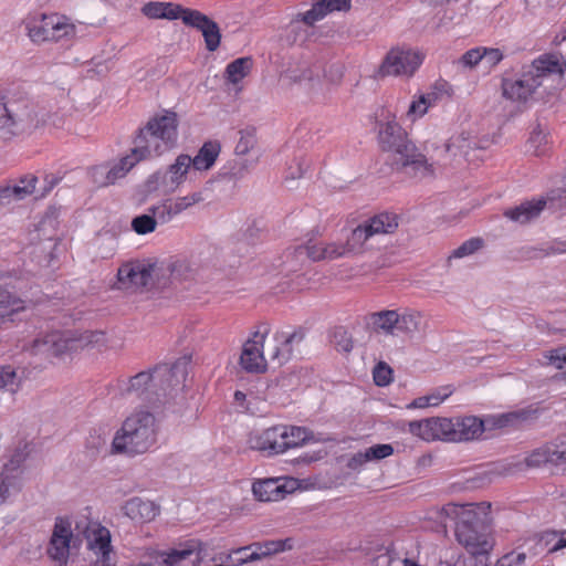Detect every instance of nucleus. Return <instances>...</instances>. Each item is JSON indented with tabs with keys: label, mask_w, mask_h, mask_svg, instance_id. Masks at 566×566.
Segmentation results:
<instances>
[{
	"label": "nucleus",
	"mask_w": 566,
	"mask_h": 566,
	"mask_svg": "<svg viewBox=\"0 0 566 566\" xmlns=\"http://www.w3.org/2000/svg\"><path fill=\"white\" fill-rule=\"evenodd\" d=\"M189 360L186 357L177 359L171 366L156 365L144 370L128 380L119 381L118 389L122 396H135L140 400L155 405L167 397L170 391L184 384L188 374Z\"/></svg>",
	"instance_id": "obj_1"
},
{
	"label": "nucleus",
	"mask_w": 566,
	"mask_h": 566,
	"mask_svg": "<svg viewBox=\"0 0 566 566\" xmlns=\"http://www.w3.org/2000/svg\"><path fill=\"white\" fill-rule=\"evenodd\" d=\"M378 142L384 151L394 154L396 169L417 178L432 175V166L394 119L379 124Z\"/></svg>",
	"instance_id": "obj_2"
},
{
	"label": "nucleus",
	"mask_w": 566,
	"mask_h": 566,
	"mask_svg": "<svg viewBox=\"0 0 566 566\" xmlns=\"http://www.w3.org/2000/svg\"><path fill=\"white\" fill-rule=\"evenodd\" d=\"M177 115L172 112L150 118L133 140V156L144 160L170 149L177 139Z\"/></svg>",
	"instance_id": "obj_3"
},
{
	"label": "nucleus",
	"mask_w": 566,
	"mask_h": 566,
	"mask_svg": "<svg viewBox=\"0 0 566 566\" xmlns=\"http://www.w3.org/2000/svg\"><path fill=\"white\" fill-rule=\"evenodd\" d=\"M455 538L465 551L479 559L482 566H488L489 554L494 541L490 534L488 516L474 510H461L457 513Z\"/></svg>",
	"instance_id": "obj_4"
},
{
	"label": "nucleus",
	"mask_w": 566,
	"mask_h": 566,
	"mask_svg": "<svg viewBox=\"0 0 566 566\" xmlns=\"http://www.w3.org/2000/svg\"><path fill=\"white\" fill-rule=\"evenodd\" d=\"M157 424L153 413L139 411L128 417L113 439L116 453L136 455L145 453L156 442Z\"/></svg>",
	"instance_id": "obj_5"
},
{
	"label": "nucleus",
	"mask_w": 566,
	"mask_h": 566,
	"mask_svg": "<svg viewBox=\"0 0 566 566\" xmlns=\"http://www.w3.org/2000/svg\"><path fill=\"white\" fill-rule=\"evenodd\" d=\"M140 12L149 20H181L186 27L201 32V35H221L218 23L210 17L177 2L148 1L140 8Z\"/></svg>",
	"instance_id": "obj_6"
},
{
	"label": "nucleus",
	"mask_w": 566,
	"mask_h": 566,
	"mask_svg": "<svg viewBox=\"0 0 566 566\" xmlns=\"http://www.w3.org/2000/svg\"><path fill=\"white\" fill-rule=\"evenodd\" d=\"M43 123L35 107L25 101L0 98V138L9 140L32 133Z\"/></svg>",
	"instance_id": "obj_7"
},
{
	"label": "nucleus",
	"mask_w": 566,
	"mask_h": 566,
	"mask_svg": "<svg viewBox=\"0 0 566 566\" xmlns=\"http://www.w3.org/2000/svg\"><path fill=\"white\" fill-rule=\"evenodd\" d=\"M23 24L28 35H74L77 32L73 19L59 12H31Z\"/></svg>",
	"instance_id": "obj_8"
},
{
	"label": "nucleus",
	"mask_w": 566,
	"mask_h": 566,
	"mask_svg": "<svg viewBox=\"0 0 566 566\" xmlns=\"http://www.w3.org/2000/svg\"><path fill=\"white\" fill-rule=\"evenodd\" d=\"M423 54L418 51L391 49L379 65L378 75H407L410 76L420 66Z\"/></svg>",
	"instance_id": "obj_9"
},
{
	"label": "nucleus",
	"mask_w": 566,
	"mask_h": 566,
	"mask_svg": "<svg viewBox=\"0 0 566 566\" xmlns=\"http://www.w3.org/2000/svg\"><path fill=\"white\" fill-rule=\"evenodd\" d=\"M353 0H313L307 10L298 11L292 15L291 25L303 24L313 28L334 12H348Z\"/></svg>",
	"instance_id": "obj_10"
},
{
	"label": "nucleus",
	"mask_w": 566,
	"mask_h": 566,
	"mask_svg": "<svg viewBox=\"0 0 566 566\" xmlns=\"http://www.w3.org/2000/svg\"><path fill=\"white\" fill-rule=\"evenodd\" d=\"M546 410L544 403L538 401L524 408L492 416L488 421L495 428L523 429L534 424Z\"/></svg>",
	"instance_id": "obj_11"
},
{
	"label": "nucleus",
	"mask_w": 566,
	"mask_h": 566,
	"mask_svg": "<svg viewBox=\"0 0 566 566\" xmlns=\"http://www.w3.org/2000/svg\"><path fill=\"white\" fill-rule=\"evenodd\" d=\"M525 72L539 87L547 81H560L566 72V62L559 54L545 53L535 59Z\"/></svg>",
	"instance_id": "obj_12"
},
{
	"label": "nucleus",
	"mask_w": 566,
	"mask_h": 566,
	"mask_svg": "<svg viewBox=\"0 0 566 566\" xmlns=\"http://www.w3.org/2000/svg\"><path fill=\"white\" fill-rule=\"evenodd\" d=\"M344 242H319L315 244L298 245L294 249L292 260L297 263H305L308 260H335L349 256Z\"/></svg>",
	"instance_id": "obj_13"
},
{
	"label": "nucleus",
	"mask_w": 566,
	"mask_h": 566,
	"mask_svg": "<svg viewBox=\"0 0 566 566\" xmlns=\"http://www.w3.org/2000/svg\"><path fill=\"white\" fill-rule=\"evenodd\" d=\"M409 431L426 441L446 440L454 442V418H428L409 422Z\"/></svg>",
	"instance_id": "obj_14"
},
{
	"label": "nucleus",
	"mask_w": 566,
	"mask_h": 566,
	"mask_svg": "<svg viewBox=\"0 0 566 566\" xmlns=\"http://www.w3.org/2000/svg\"><path fill=\"white\" fill-rule=\"evenodd\" d=\"M67 517H56L48 546V555L60 566L65 565L69 556L73 532Z\"/></svg>",
	"instance_id": "obj_15"
},
{
	"label": "nucleus",
	"mask_w": 566,
	"mask_h": 566,
	"mask_svg": "<svg viewBox=\"0 0 566 566\" xmlns=\"http://www.w3.org/2000/svg\"><path fill=\"white\" fill-rule=\"evenodd\" d=\"M199 560V553L196 544L188 542L178 547L160 552L149 563H142L138 566H196Z\"/></svg>",
	"instance_id": "obj_16"
},
{
	"label": "nucleus",
	"mask_w": 566,
	"mask_h": 566,
	"mask_svg": "<svg viewBox=\"0 0 566 566\" xmlns=\"http://www.w3.org/2000/svg\"><path fill=\"white\" fill-rule=\"evenodd\" d=\"M284 439H286L285 424H279L253 433L249 439V443L254 450L266 455H275L286 451Z\"/></svg>",
	"instance_id": "obj_17"
},
{
	"label": "nucleus",
	"mask_w": 566,
	"mask_h": 566,
	"mask_svg": "<svg viewBox=\"0 0 566 566\" xmlns=\"http://www.w3.org/2000/svg\"><path fill=\"white\" fill-rule=\"evenodd\" d=\"M72 342L64 337L63 334L60 332H52L34 338L28 347V350L32 355L57 357L67 350H72Z\"/></svg>",
	"instance_id": "obj_18"
},
{
	"label": "nucleus",
	"mask_w": 566,
	"mask_h": 566,
	"mask_svg": "<svg viewBox=\"0 0 566 566\" xmlns=\"http://www.w3.org/2000/svg\"><path fill=\"white\" fill-rule=\"evenodd\" d=\"M154 265L142 263L123 264L117 271V280L123 287H147L151 284Z\"/></svg>",
	"instance_id": "obj_19"
},
{
	"label": "nucleus",
	"mask_w": 566,
	"mask_h": 566,
	"mask_svg": "<svg viewBox=\"0 0 566 566\" xmlns=\"http://www.w3.org/2000/svg\"><path fill=\"white\" fill-rule=\"evenodd\" d=\"M265 333L256 332L253 338L248 339L243 345L240 364L248 373H262L265 370L266 364L263 357V343Z\"/></svg>",
	"instance_id": "obj_20"
},
{
	"label": "nucleus",
	"mask_w": 566,
	"mask_h": 566,
	"mask_svg": "<svg viewBox=\"0 0 566 566\" xmlns=\"http://www.w3.org/2000/svg\"><path fill=\"white\" fill-rule=\"evenodd\" d=\"M439 25L458 24L469 12V0H430Z\"/></svg>",
	"instance_id": "obj_21"
},
{
	"label": "nucleus",
	"mask_w": 566,
	"mask_h": 566,
	"mask_svg": "<svg viewBox=\"0 0 566 566\" xmlns=\"http://www.w3.org/2000/svg\"><path fill=\"white\" fill-rule=\"evenodd\" d=\"M534 78L523 71L521 78L512 81L503 78L502 94L505 98L514 102H526L537 90Z\"/></svg>",
	"instance_id": "obj_22"
},
{
	"label": "nucleus",
	"mask_w": 566,
	"mask_h": 566,
	"mask_svg": "<svg viewBox=\"0 0 566 566\" xmlns=\"http://www.w3.org/2000/svg\"><path fill=\"white\" fill-rule=\"evenodd\" d=\"M306 336V329L304 327H297L293 333H277L275 339L280 342V346H276L273 353V359H277L279 364L287 361L294 352V347H297Z\"/></svg>",
	"instance_id": "obj_23"
},
{
	"label": "nucleus",
	"mask_w": 566,
	"mask_h": 566,
	"mask_svg": "<svg viewBox=\"0 0 566 566\" xmlns=\"http://www.w3.org/2000/svg\"><path fill=\"white\" fill-rule=\"evenodd\" d=\"M124 514L140 523L153 521L159 513V507L149 500L129 499L123 506Z\"/></svg>",
	"instance_id": "obj_24"
},
{
	"label": "nucleus",
	"mask_w": 566,
	"mask_h": 566,
	"mask_svg": "<svg viewBox=\"0 0 566 566\" xmlns=\"http://www.w3.org/2000/svg\"><path fill=\"white\" fill-rule=\"evenodd\" d=\"M485 430L484 422L475 416L454 418V442L478 439Z\"/></svg>",
	"instance_id": "obj_25"
},
{
	"label": "nucleus",
	"mask_w": 566,
	"mask_h": 566,
	"mask_svg": "<svg viewBox=\"0 0 566 566\" xmlns=\"http://www.w3.org/2000/svg\"><path fill=\"white\" fill-rule=\"evenodd\" d=\"M546 206L544 198L533 199L522 202L521 205L507 209L504 216L512 221L524 224L536 219Z\"/></svg>",
	"instance_id": "obj_26"
},
{
	"label": "nucleus",
	"mask_w": 566,
	"mask_h": 566,
	"mask_svg": "<svg viewBox=\"0 0 566 566\" xmlns=\"http://www.w3.org/2000/svg\"><path fill=\"white\" fill-rule=\"evenodd\" d=\"M323 66L313 64L302 69H290L285 72V78L290 83L304 85L308 90H316L322 76Z\"/></svg>",
	"instance_id": "obj_27"
},
{
	"label": "nucleus",
	"mask_w": 566,
	"mask_h": 566,
	"mask_svg": "<svg viewBox=\"0 0 566 566\" xmlns=\"http://www.w3.org/2000/svg\"><path fill=\"white\" fill-rule=\"evenodd\" d=\"M563 452L551 447L548 442L532 450L524 459V463L530 469H537L547 464L559 465Z\"/></svg>",
	"instance_id": "obj_28"
},
{
	"label": "nucleus",
	"mask_w": 566,
	"mask_h": 566,
	"mask_svg": "<svg viewBox=\"0 0 566 566\" xmlns=\"http://www.w3.org/2000/svg\"><path fill=\"white\" fill-rule=\"evenodd\" d=\"M290 539H277V541H266L263 543H254L249 547L242 549L244 553V557H242V562H252L260 559L262 557H268L272 554H276L280 552H284L286 548H291L292 546L287 543Z\"/></svg>",
	"instance_id": "obj_29"
},
{
	"label": "nucleus",
	"mask_w": 566,
	"mask_h": 566,
	"mask_svg": "<svg viewBox=\"0 0 566 566\" xmlns=\"http://www.w3.org/2000/svg\"><path fill=\"white\" fill-rule=\"evenodd\" d=\"M87 545L96 555H101L98 562L103 566H111V536L105 527H97L87 535Z\"/></svg>",
	"instance_id": "obj_30"
},
{
	"label": "nucleus",
	"mask_w": 566,
	"mask_h": 566,
	"mask_svg": "<svg viewBox=\"0 0 566 566\" xmlns=\"http://www.w3.org/2000/svg\"><path fill=\"white\" fill-rule=\"evenodd\" d=\"M424 329V321L422 315L413 310L405 308L399 311V318L397 319V333H402L407 336H413Z\"/></svg>",
	"instance_id": "obj_31"
},
{
	"label": "nucleus",
	"mask_w": 566,
	"mask_h": 566,
	"mask_svg": "<svg viewBox=\"0 0 566 566\" xmlns=\"http://www.w3.org/2000/svg\"><path fill=\"white\" fill-rule=\"evenodd\" d=\"M364 223L371 237L376 234L392 233L398 228V216L395 213L382 212L374 216Z\"/></svg>",
	"instance_id": "obj_32"
},
{
	"label": "nucleus",
	"mask_w": 566,
	"mask_h": 566,
	"mask_svg": "<svg viewBox=\"0 0 566 566\" xmlns=\"http://www.w3.org/2000/svg\"><path fill=\"white\" fill-rule=\"evenodd\" d=\"M219 153V143L207 142L199 149L198 154L191 158V166L195 170H208L216 163Z\"/></svg>",
	"instance_id": "obj_33"
},
{
	"label": "nucleus",
	"mask_w": 566,
	"mask_h": 566,
	"mask_svg": "<svg viewBox=\"0 0 566 566\" xmlns=\"http://www.w3.org/2000/svg\"><path fill=\"white\" fill-rule=\"evenodd\" d=\"M252 492L262 502L279 501L284 493L283 485L277 480L268 479L253 483Z\"/></svg>",
	"instance_id": "obj_34"
},
{
	"label": "nucleus",
	"mask_w": 566,
	"mask_h": 566,
	"mask_svg": "<svg viewBox=\"0 0 566 566\" xmlns=\"http://www.w3.org/2000/svg\"><path fill=\"white\" fill-rule=\"evenodd\" d=\"M371 323L375 328L384 331L386 334H397V319L399 318L398 310H385L373 313Z\"/></svg>",
	"instance_id": "obj_35"
},
{
	"label": "nucleus",
	"mask_w": 566,
	"mask_h": 566,
	"mask_svg": "<svg viewBox=\"0 0 566 566\" xmlns=\"http://www.w3.org/2000/svg\"><path fill=\"white\" fill-rule=\"evenodd\" d=\"M371 238L370 232L368 231L365 223L359 224L354 230H352L347 240L344 242L346 245V251H348L349 255L359 254L364 251L365 243Z\"/></svg>",
	"instance_id": "obj_36"
},
{
	"label": "nucleus",
	"mask_w": 566,
	"mask_h": 566,
	"mask_svg": "<svg viewBox=\"0 0 566 566\" xmlns=\"http://www.w3.org/2000/svg\"><path fill=\"white\" fill-rule=\"evenodd\" d=\"M253 61L249 56L235 59L227 65L226 74L229 82L232 84L239 83L251 71Z\"/></svg>",
	"instance_id": "obj_37"
},
{
	"label": "nucleus",
	"mask_w": 566,
	"mask_h": 566,
	"mask_svg": "<svg viewBox=\"0 0 566 566\" xmlns=\"http://www.w3.org/2000/svg\"><path fill=\"white\" fill-rule=\"evenodd\" d=\"M286 439H284L285 450L300 447L313 439V433L305 427L285 426Z\"/></svg>",
	"instance_id": "obj_38"
},
{
	"label": "nucleus",
	"mask_w": 566,
	"mask_h": 566,
	"mask_svg": "<svg viewBox=\"0 0 566 566\" xmlns=\"http://www.w3.org/2000/svg\"><path fill=\"white\" fill-rule=\"evenodd\" d=\"M191 167V157L188 155H179L176 161L169 166L167 176H169L170 182L177 187L184 180V177Z\"/></svg>",
	"instance_id": "obj_39"
},
{
	"label": "nucleus",
	"mask_w": 566,
	"mask_h": 566,
	"mask_svg": "<svg viewBox=\"0 0 566 566\" xmlns=\"http://www.w3.org/2000/svg\"><path fill=\"white\" fill-rule=\"evenodd\" d=\"M67 339L72 342V349L99 347L105 344V334L101 331H85L77 338Z\"/></svg>",
	"instance_id": "obj_40"
},
{
	"label": "nucleus",
	"mask_w": 566,
	"mask_h": 566,
	"mask_svg": "<svg viewBox=\"0 0 566 566\" xmlns=\"http://www.w3.org/2000/svg\"><path fill=\"white\" fill-rule=\"evenodd\" d=\"M24 460L25 454L23 453V451L17 450L11 455L10 460L7 463H4L0 474L6 476V479H9L18 484V480L21 473L20 469Z\"/></svg>",
	"instance_id": "obj_41"
},
{
	"label": "nucleus",
	"mask_w": 566,
	"mask_h": 566,
	"mask_svg": "<svg viewBox=\"0 0 566 566\" xmlns=\"http://www.w3.org/2000/svg\"><path fill=\"white\" fill-rule=\"evenodd\" d=\"M142 159H137V157L130 155L123 157L117 164L112 167H107V174L109 176L112 185L117 180L123 178L138 161Z\"/></svg>",
	"instance_id": "obj_42"
},
{
	"label": "nucleus",
	"mask_w": 566,
	"mask_h": 566,
	"mask_svg": "<svg viewBox=\"0 0 566 566\" xmlns=\"http://www.w3.org/2000/svg\"><path fill=\"white\" fill-rule=\"evenodd\" d=\"M528 151H531L534 156H543L547 153V136L541 129L539 125H537L531 133V136L527 140Z\"/></svg>",
	"instance_id": "obj_43"
},
{
	"label": "nucleus",
	"mask_w": 566,
	"mask_h": 566,
	"mask_svg": "<svg viewBox=\"0 0 566 566\" xmlns=\"http://www.w3.org/2000/svg\"><path fill=\"white\" fill-rule=\"evenodd\" d=\"M167 270L172 281L184 282L193 277V269L186 260H176L171 262Z\"/></svg>",
	"instance_id": "obj_44"
},
{
	"label": "nucleus",
	"mask_w": 566,
	"mask_h": 566,
	"mask_svg": "<svg viewBox=\"0 0 566 566\" xmlns=\"http://www.w3.org/2000/svg\"><path fill=\"white\" fill-rule=\"evenodd\" d=\"M157 219L150 212L139 214L132 220V229L138 234H147L155 231Z\"/></svg>",
	"instance_id": "obj_45"
},
{
	"label": "nucleus",
	"mask_w": 566,
	"mask_h": 566,
	"mask_svg": "<svg viewBox=\"0 0 566 566\" xmlns=\"http://www.w3.org/2000/svg\"><path fill=\"white\" fill-rule=\"evenodd\" d=\"M38 178L35 176H25L19 180L18 184L10 186L15 195V200H22L32 195L35 189Z\"/></svg>",
	"instance_id": "obj_46"
},
{
	"label": "nucleus",
	"mask_w": 566,
	"mask_h": 566,
	"mask_svg": "<svg viewBox=\"0 0 566 566\" xmlns=\"http://www.w3.org/2000/svg\"><path fill=\"white\" fill-rule=\"evenodd\" d=\"M148 212L157 219V223L164 224L169 222L176 213L170 205V200H164L160 205L151 206L148 208Z\"/></svg>",
	"instance_id": "obj_47"
},
{
	"label": "nucleus",
	"mask_w": 566,
	"mask_h": 566,
	"mask_svg": "<svg viewBox=\"0 0 566 566\" xmlns=\"http://www.w3.org/2000/svg\"><path fill=\"white\" fill-rule=\"evenodd\" d=\"M437 99L436 93L421 95L418 101H413L408 108V116L419 117L422 116L428 107Z\"/></svg>",
	"instance_id": "obj_48"
},
{
	"label": "nucleus",
	"mask_w": 566,
	"mask_h": 566,
	"mask_svg": "<svg viewBox=\"0 0 566 566\" xmlns=\"http://www.w3.org/2000/svg\"><path fill=\"white\" fill-rule=\"evenodd\" d=\"M170 205L176 213L178 216L186 209L190 208L195 203H198L203 200L201 192H193L191 195L185 196V197H178L176 199H169Z\"/></svg>",
	"instance_id": "obj_49"
},
{
	"label": "nucleus",
	"mask_w": 566,
	"mask_h": 566,
	"mask_svg": "<svg viewBox=\"0 0 566 566\" xmlns=\"http://www.w3.org/2000/svg\"><path fill=\"white\" fill-rule=\"evenodd\" d=\"M483 247V240L480 238H472L463 242L457 248L452 255L453 258H463L473 254Z\"/></svg>",
	"instance_id": "obj_50"
},
{
	"label": "nucleus",
	"mask_w": 566,
	"mask_h": 566,
	"mask_svg": "<svg viewBox=\"0 0 566 566\" xmlns=\"http://www.w3.org/2000/svg\"><path fill=\"white\" fill-rule=\"evenodd\" d=\"M374 381L379 387H385L392 380V369L386 363H378L374 368Z\"/></svg>",
	"instance_id": "obj_51"
},
{
	"label": "nucleus",
	"mask_w": 566,
	"mask_h": 566,
	"mask_svg": "<svg viewBox=\"0 0 566 566\" xmlns=\"http://www.w3.org/2000/svg\"><path fill=\"white\" fill-rule=\"evenodd\" d=\"M369 461L382 460L394 453V448L389 443L375 444L364 450Z\"/></svg>",
	"instance_id": "obj_52"
},
{
	"label": "nucleus",
	"mask_w": 566,
	"mask_h": 566,
	"mask_svg": "<svg viewBox=\"0 0 566 566\" xmlns=\"http://www.w3.org/2000/svg\"><path fill=\"white\" fill-rule=\"evenodd\" d=\"M0 307H11L10 313L7 315H11L18 310L22 308L20 306V301L12 294L1 282H0Z\"/></svg>",
	"instance_id": "obj_53"
},
{
	"label": "nucleus",
	"mask_w": 566,
	"mask_h": 566,
	"mask_svg": "<svg viewBox=\"0 0 566 566\" xmlns=\"http://www.w3.org/2000/svg\"><path fill=\"white\" fill-rule=\"evenodd\" d=\"M333 343L338 352L349 353L353 349V340L344 328L335 329Z\"/></svg>",
	"instance_id": "obj_54"
},
{
	"label": "nucleus",
	"mask_w": 566,
	"mask_h": 566,
	"mask_svg": "<svg viewBox=\"0 0 566 566\" xmlns=\"http://www.w3.org/2000/svg\"><path fill=\"white\" fill-rule=\"evenodd\" d=\"M106 165L94 166L90 169L88 175L93 184L97 187H106L112 185L109 176L107 174Z\"/></svg>",
	"instance_id": "obj_55"
},
{
	"label": "nucleus",
	"mask_w": 566,
	"mask_h": 566,
	"mask_svg": "<svg viewBox=\"0 0 566 566\" xmlns=\"http://www.w3.org/2000/svg\"><path fill=\"white\" fill-rule=\"evenodd\" d=\"M240 135V139L235 146V154L245 155L254 147L255 136L254 133L250 130H241Z\"/></svg>",
	"instance_id": "obj_56"
},
{
	"label": "nucleus",
	"mask_w": 566,
	"mask_h": 566,
	"mask_svg": "<svg viewBox=\"0 0 566 566\" xmlns=\"http://www.w3.org/2000/svg\"><path fill=\"white\" fill-rule=\"evenodd\" d=\"M322 73L331 84H339L344 76V65L342 63H333L327 69H323Z\"/></svg>",
	"instance_id": "obj_57"
},
{
	"label": "nucleus",
	"mask_w": 566,
	"mask_h": 566,
	"mask_svg": "<svg viewBox=\"0 0 566 566\" xmlns=\"http://www.w3.org/2000/svg\"><path fill=\"white\" fill-rule=\"evenodd\" d=\"M482 46H479L467 51L459 60V63L463 64L464 66L472 67L476 65L479 62H482Z\"/></svg>",
	"instance_id": "obj_58"
},
{
	"label": "nucleus",
	"mask_w": 566,
	"mask_h": 566,
	"mask_svg": "<svg viewBox=\"0 0 566 566\" xmlns=\"http://www.w3.org/2000/svg\"><path fill=\"white\" fill-rule=\"evenodd\" d=\"M483 59L482 62L489 67H493L503 60V53L500 49L482 48Z\"/></svg>",
	"instance_id": "obj_59"
},
{
	"label": "nucleus",
	"mask_w": 566,
	"mask_h": 566,
	"mask_svg": "<svg viewBox=\"0 0 566 566\" xmlns=\"http://www.w3.org/2000/svg\"><path fill=\"white\" fill-rule=\"evenodd\" d=\"M549 364L554 365L556 368L562 369L566 364V346H562L555 349H552L546 355Z\"/></svg>",
	"instance_id": "obj_60"
},
{
	"label": "nucleus",
	"mask_w": 566,
	"mask_h": 566,
	"mask_svg": "<svg viewBox=\"0 0 566 566\" xmlns=\"http://www.w3.org/2000/svg\"><path fill=\"white\" fill-rule=\"evenodd\" d=\"M367 462H369L365 451L353 454L347 461V468L353 471H359Z\"/></svg>",
	"instance_id": "obj_61"
},
{
	"label": "nucleus",
	"mask_w": 566,
	"mask_h": 566,
	"mask_svg": "<svg viewBox=\"0 0 566 566\" xmlns=\"http://www.w3.org/2000/svg\"><path fill=\"white\" fill-rule=\"evenodd\" d=\"M17 377L15 370L10 367H1L0 368V388H3L8 385H13L14 379Z\"/></svg>",
	"instance_id": "obj_62"
},
{
	"label": "nucleus",
	"mask_w": 566,
	"mask_h": 566,
	"mask_svg": "<svg viewBox=\"0 0 566 566\" xmlns=\"http://www.w3.org/2000/svg\"><path fill=\"white\" fill-rule=\"evenodd\" d=\"M551 447L555 448L557 451L563 452L560 457V464L566 462V432L556 436V438L548 442Z\"/></svg>",
	"instance_id": "obj_63"
},
{
	"label": "nucleus",
	"mask_w": 566,
	"mask_h": 566,
	"mask_svg": "<svg viewBox=\"0 0 566 566\" xmlns=\"http://www.w3.org/2000/svg\"><path fill=\"white\" fill-rule=\"evenodd\" d=\"M244 171H245V166L243 163L240 161V163L235 164V166L231 170L222 171L221 175L224 178L232 180V179L242 178L244 175Z\"/></svg>",
	"instance_id": "obj_64"
}]
</instances>
